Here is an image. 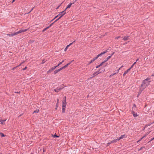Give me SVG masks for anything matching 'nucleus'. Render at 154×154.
Listing matches in <instances>:
<instances>
[{"label": "nucleus", "instance_id": "nucleus-1", "mask_svg": "<svg viewBox=\"0 0 154 154\" xmlns=\"http://www.w3.org/2000/svg\"><path fill=\"white\" fill-rule=\"evenodd\" d=\"M151 82V79L149 78H147L143 80L140 89V91L141 92L149 85Z\"/></svg>", "mask_w": 154, "mask_h": 154}, {"label": "nucleus", "instance_id": "nucleus-2", "mask_svg": "<svg viewBox=\"0 0 154 154\" xmlns=\"http://www.w3.org/2000/svg\"><path fill=\"white\" fill-rule=\"evenodd\" d=\"M65 101H64L62 103V112L64 113L65 111V108L66 105V103L65 102Z\"/></svg>", "mask_w": 154, "mask_h": 154}, {"label": "nucleus", "instance_id": "nucleus-3", "mask_svg": "<svg viewBox=\"0 0 154 154\" xmlns=\"http://www.w3.org/2000/svg\"><path fill=\"white\" fill-rule=\"evenodd\" d=\"M64 87L61 86L60 87H57L56 88L54 89V91L56 92H58L60 91H61L62 89Z\"/></svg>", "mask_w": 154, "mask_h": 154}, {"label": "nucleus", "instance_id": "nucleus-4", "mask_svg": "<svg viewBox=\"0 0 154 154\" xmlns=\"http://www.w3.org/2000/svg\"><path fill=\"white\" fill-rule=\"evenodd\" d=\"M100 69H99L98 71L94 72L92 75V78L94 77L96 75H97L99 73H101V72L100 71Z\"/></svg>", "mask_w": 154, "mask_h": 154}, {"label": "nucleus", "instance_id": "nucleus-5", "mask_svg": "<svg viewBox=\"0 0 154 154\" xmlns=\"http://www.w3.org/2000/svg\"><path fill=\"white\" fill-rule=\"evenodd\" d=\"M17 35V32H15L13 33L8 34H7V35L10 37H12L14 35Z\"/></svg>", "mask_w": 154, "mask_h": 154}, {"label": "nucleus", "instance_id": "nucleus-6", "mask_svg": "<svg viewBox=\"0 0 154 154\" xmlns=\"http://www.w3.org/2000/svg\"><path fill=\"white\" fill-rule=\"evenodd\" d=\"M27 29H21L19 30L17 32V34L23 32H24L26 31L27 30Z\"/></svg>", "mask_w": 154, "mask_h": 154}, {"label": "nucleus", "instance_id": "nucleus-7", "mask_svg": "<svg viewBox=\"0 0 154 154\" xmlns=\"http://www.w3.org/2000/svg\"><path fill=\"white\" fill-rule=\"evenodd\" d=\"M130 37V36L128 35H127L124 37H122V38L124 40V41H126L127 40H128L129 39V38Z\"/></svg>", "mask_w": 154, "mask_h": 154}, {"label": "nucleus", "instance_id": "nucleus-8", "mask_svg": "<svg viewBox=\"0 0 154 154\" xmlns=\"http://www.w3.org/2000/svg\"><path fill=\"white\" fill-rule=\"evenodd\" d=\"M126 137V135L125 134H123L122 135H121L118 138V140H119L122 139L123 138H125Z\"/></svg>", "mask_w": 154, "mask_h": 154}, {"label": "nucleus", "instance_id": "nucleus-9", "mask_svg": "<svg viewBox=\"0 0 154 154\" xmlns=\"http://www.w3.org/2000/svg\"><path fill=\"white\" fill-rule=\"evenodd\" d=\"M131 113L133 115L134 117H136L138 116V115H137V113L134 111H132Z\"/></svg>", "mask_w": 154, "mask_h": 154}, {"label": "nucleus", "instance_id": "nucleus-10", "mask_svg": "<svg viewBox=\"0 0 154 154\" xmlns=\"http://www.w3.org/2000/svg\"><path fill=\"white\" fill-rule=\"evenodd\" d=\"M97 58L96 57L95 58H94L92 60H91V61L88 64H90L91 63L94 62L97 59Z\"/></svg>", "mask_w": 154, "mask_h": 154}, {"label": "nucleus", "instance_id": "nucleus-11", "mask_svg": "<svg viewBox=\"0 0 154 154\" xmlns=\"http://www.w3.org/2000/svg\"><path fill=\"white\" fill-rule=\"evenodd\" d=\"M66 14V12H64V11H63L62 12H60L58 14L59 15H62V16Z\"/></svg>", "mask_w": 154, "mask_h": 154}, {"label": "nucleus", "instance_id": "nucleus-12", "mask_svg": "<svg viewBox=\"0 0 154 154\" xmlns=\"http://www.w3.org/2000/svg\"><path fill=\"white\" fill-rule=\"evenodd\" d=\"M112 57V55H110V56H108V57H107L104 60V62H106L109 59L111 58V57Z\"/></svg>", "mask_w": 154, "mask_h": 154}, {"label": "nucleus", "instance_id": "nucleus-13", "mask_svg": "<svg viewBox=\"0 0 154 154\" xmlns=\"http://www.w3.org/2000/svg\"><path fill=\"white\" fill-rule=\"evenodd\" d=\"M118 138L116 139H115V140H112L111 141H110V143H116L117 142V141H118Z\"/></svg>", "mask_w": 154, "mask_h": 154}, {"label": "nucleus", "instance_id": "nucleus-14", "mask_svg": "<svg viewBox=\"0 0 154 154\" xmlns=\"http://www.w3.org/2000/svg\"><path fill=\"white\" fill-rule=\"evenodd\" d=\"M54 69L53 68V67L51 68V69H49V70L47 71V73H48L51 72H52V71Z\"/></svg>", "mask_w": 154, "mask_h": 154}, {"label": "nucleus", "instance_id": "nucleus-15", "mask_svg": "<svg viewBox=\"0 0 154 154\" xmlns=\"http://www.w3.org/2000/svg\"><path fill=\"white\" fill-rule=\"evenodd\" d=\"M72 4V3H70L67 6L66 8V9H67V8H69L71 5Z\"/></svg>", "mask_w": 154, "mask_h": 154}, {"label": "nucleus", "instance_id": "nucleus-16", "mask_svg": "<svg viewBox=\"0 0 154 154\" xmlns=\"http://www.w3.org/2000/svg\"><path fill=\"white\" fill-rule=\"evenodd\" d=\"M59 71H59V69L56 70L54 71V74H56V73H57V72H58Z\"/></svg>", "mask_w": 154, "mask_h": 154}, {"label": "nucleus", "instance_id": "nucleus-17", "mask_svg": "<svg viewBox=\"0 0 154 154\" xmlns=\"http://www.w3.org/2000/svg\"><path fill=\"white\" fill-rule=\"evenodd\" d=\"M111 50V48H109L108 49H107L105 51L106 53V52H109V51H110Z\"/></svg>", "mask_w": 154, "mask_h": 154}, {"label": "nucleus", "instance_id": "nucleus-18", "mask_svg": "<svg viewBox=\"0 0 154 154\" xmlns=\"http://www.w3.org/2000/svg\"><path fill=\"white\" fill-rule=\"evenodd\" d=\"M0 135L1 136V137H4L5 136V135L3 133L1 132L0 133Z\"/></svg>", "mask_w": 154, "mask_h": 154}, {"label": "nucleus", "instance_id": "nucleus-19", "mask_svg": "<svg viewBox=\"0 0 154 154\" xmlns=\"http://www.w3.org/2000/svg\"><path fill=\"white\" fill-rule=\"evenodd\" d=\"M130 68H129L128 69H127V70L125 71V72L127 74L128 72L130 71Z\"/></svg>", "mask_w": 154, "mask_h": 154}, {"label": "nucleus", "instance_id": "nucleus-20", "mask_svg": "<svg viewBox=\"0 0 154 154\" xmlns=\"http://www.w3.org/2000/svg\"><path fill=\"white\" fill-rule=\"evenodd\" d=\"M39 111V110L38 109H36L33 112V113H38V112Z\"/></svg>", "mask_w": 154, "mask_h": 154}, {"label": "nucleus", "instance_id": "nucleus-21", "mask_svg": "<svg viewBox=\"0 0 154 154\" xmlns=\"http://www.w3.org/2000/svg\"><path fill=\"white\" fill-rule=\"evenodd\" d=\"M59 137V136L57 135L56 134H55L53 136V137L54 138V137Z\"/></svg>", "mask_w": 154, "mask_h": 154}, {"label": "nucleus", "instance_id": "nucleus-22", "mask_svg": "<svg viewBox=\"0 0 154 154\" xmlns=\"http://www.w3.org/2000/svg\"><path fill=\"white\" fill-rule=\"evenodd\" d=\"M49 28V27L48 26L47 27H46V28L42 30V32H44L46 30L48 29Z\"/></svg>", "mask_w": 154, "mask_h": 154}, {"label": "nucleus", "instance_id": "nucleus-23", "mask_svg": "<svg viewBox=\"0 0 154 154\" xmlns=\"http://www.w3.org/2000/svg\"><path fill=\"white\" fill-rule=\"evenodd\" d=\"M6 120H2L1 121V124H2V125L4 124L3 122H5Z\"/></svg>", "mask_w": 154, "mask_h": 154}, {"label": "nucleus", "instance_id": "nucleus-24", "mask_svg": "<svg viewBox=\"0 0 154 154\" xmlns=\"http://www.w3.org/2000/svg\"><path fill=\"white\" fill-rule=\"evenodd\" d=\"M69 45H67L64 49V51H66L67 49L69 47Z\"/></svg>", "mask_w": 154, "mask_h": 154}, {"label": "nucleus", "instance_id": "nucleus-25", "mask_svg": "<svg viewBox=\"0 0 154 154\" xmlns=\"http://www.w3.org/2000/svg\"><path fill=\"white\" fill-rule=\"evenodd\" d=\"M66 97L65 96V97L64 98H63V99L62 101V103H63V101H65V102H66Z\"/></svg>", "mask_w": 154, "mask_h": 154}, {"label": "nucleus", "instance_id": "nucleus-26", "mask_svg": "<svg viewBox=\"0 0 154 154\" xmlns=\"http://www.w3.org/2000/svg\"><path fill=\"white\" fill-rule=\"evenodd\" d=\"M115 73H112L109 76V77H112V76H113V75H115Z\"/></svg>", "mask_w": 154, "mask_h": 154}, {"label": "nucleus", "instance_id": "nucleus-27", "mask_svg": "<svg viewBox=\"0 0 154 154\" xmlns=\"http://www.w3.org/2000/svg\"><path fill=\"white\" fill-rule=\"evenodd\" d=\"M102 55L100 53V54H98L97 56H96V57H97V58H98L99 57L101 56Z\"/></svg>", "mask_w": 154, "mask_h": 154}, {"label": "nucleus", "instance_id": "nucleus-28", "mask_svg": "<svg viewBox=\"0 0 154 154\" xmlns=\"http://www.w3.org/2000/svg\"><path fill=\"white\" fill-rule=\"evenodd\" d=\"M145 148L144 146H142V147H141L140 148V149H139L138 150L139 151H140L141 150H142L143 148Z\"/></svg>", "mask_w": 154, "mask_h": 154}, {"label": "nucleus", "instance_id": "nucleus-29", "mask_svg": "<svg viewBox=\"0 0 154 154\" xmlns=\"http://www.w3.org/2000/svg\"><path fill=\"white\" fill-rule=\"evenodd\" d=\"M105 62L104 61H103L100 64V66H101Z\"/></svg>", "mask_w": 154, "mask_h": 154}, {"label": "nucleus", "instance_id": "nucleus-30", "mask_svg": "<svg viewBox=\"0 0 154 154\" xmlns=\"http://www.w3.org/2000/svg\"><path fill=\"white\" fill-rule=\"evenodd\" d=\"M73 60H72L71 61V62H69V63H68L66 64L67 66H68L73 61Z\"/></svg>", "mask_w": 154, "mask_h": 154}, {"label": "nucleus", "instance_id": "nucleus-31", "mask_svg": "<svg viewBox=\"0 0 154 154\" xmlns=\"http://www.w3.org/2000/svg\"><path fill=\"white\" fill-rule=\"evenodd\" d=\"M64 69V68L63 67H63L60 68L59 69H58L59 70V71H60V70H61L62 69Z\"/></svg>", "mask_w": 154, "mask_h": 154}, {"label": "nucleus", "instance_id": "nucleus-32", "mask_svg": "<svg viewBox=\"0 0 154 154\" xmlns=\"http://www.w3.org/2000/svg\"><path fill=\"white\" fill-rule=\"evenodd\" d=\"M106 53L105 52V51H104L101 52L100 54H101L102 55H103L104 54H105Z\"/></svg>", "mask_w": 154, "mask_h": 154}, {"label": "nucleus", "instance_id": "nucleus-33", "mask_svg": "<svg viewBox=\"0 0 154 154\" xmlns=\"http://www.w3.org/2000/svg\"><path fill=\"white\" fill-rule=\"evenodd\" d=\"M106 53L105 52V51H104L101 52L100 54H101L102 55H103L104 54H105Z\"/></svg>", "mask_w": 154, "mask_h": 154}, {"label": "nucleus", "instance_id": "nucleus-34", "mask_svg": "<svg viewBox=\"0 0 154 154\" xmlns=\"http://www.w3.org/2000/svg\"><path fill=\"white\" fill-rule=\"evenodd\" d=\"M59 99H58L57 100V103L56 104V106L57 107V106H58V101H59Z\"/></svg>", "mask_w": 154, "mask_h": 154}, {"label": "nucleus", "instance_id": "nucleus-35", "mask_svg": "<svg viewBox=\"0 0 154 154\" xmlns=\"http://www.w3.org/2000/svg\"><path fill=\"white\" fill-rule=\"evenodd\" d=\"M54 23H51L49 26L48 27H49V28L51 27Z\"/></svg>", "mask_w": 154, "mask_h": 154}, {"label": "nucleus", "instance_id": "nucleus-36", "mask_svg": "<svg viewBox=\"0 0 154 154\" xmlns=\"http://www.w3.org/2000/svg\"><path fill=\"white\" fill-rule=\"evenodd\" d=\"M143 137H142L141 138H140L139 140L138 141H137V143H138L140 141H141L143 139Z\"/></svg>", "mask_w": 154, "mask_h": 154}, {"label": "nucleus", "instance_id": "nucleus-37", "mask_svg": "<svg viewBox=\"0 0 154 154\" xmlns=\"http://www.w3.org/2000/svg\"><path fill=\"white\" fill-rule=\"evenodd\" d=\"M120 37V36H118V37H116L115 38V39H119Z\"/></svg>", "mask_w": 154, "mask_h": 154}, {"label": "nucleus", "instance_id": "nucleus-38", "mask_svg": "<svg viewBox=\"0 0 154 154\" xmlns=\"http://www.w3.org/2000/svg\"><path fill=\"white\" fill-rule=\"evenodd\" d=\"M59 16V15H57V16H56L54 19H53L52 20H51V21H53L58 16Z\"/></svg>", "mask_w": 154, "mask_h": 154}, {"label": "nucleus", "instance_id": "nucleus-39", "mask_svg": "<svg viewBox=\"0 0 154 154\" xmlns=\"http://www.w3.org/2000/svg\"><path fill=\"white\" fill-rule=\"evenodd\" d=\"M116 72H115V74L118 73L119 72V70H117L115 71Z\"/></svg>", "mask_w": 154, "mask_h": 154}, {"label": "nucleus", "instance_id": "nucleus-40", "mask_svg": "<svg viewBox=\"0 0 154 154\" xmlns=\"http://www.w3.org/2000/svg\"><path fill=\"white\" fill-rule=\"evenodd\" d=\"M136 105L135 104H134L133 106V109L134 108H136Z\"/></svg>", "mask_w": 154, "mask_h": 154}, {"label": "nucleus", "instance_id": "nucleus-41", "mask_svg": "<svg viewBox=\"0 0 154 154\" xmlns=\"http://www.w3.org/2000/svg\"><path fill=\"white\" fill-rule=\"evenodd\" d=\"M62 63V62H60L58 65H57V66H59L60 65H61Z\"/></svg>", "mask_w": 154, "mask_h": 154}, {"label": "nucleus", "instance_id": "nucleus-42", "mask_svg": "<svg viewBox=\"0 0 154 154\" xmlns=\"http://www.w3.org/2000/svg\"><path fill=\"white\" fill-rule=\"evenodd\" d=\"M27 68V67L26 66L24 68H23V70H25Z\"/></svg>", "mask_w": 154, "mask_h": 154}, {"label": "nucleus", "instance_id": "nucleus-43", "mask_svg": "<svg viewBox=\"0 0 154 154\" xmlns=\"http://www.w3.org/2000/svg\"><path fill=\"white\" fill-rule=\"evenodd\" d=\"M75 41H74L73 42L70 43L69 45H69V46L70 45H72L73 42H74Z\"/></svg>", "mask_w": 154, "mask_h": 154}, {"label": "nucleus", "instance_id": "nucleus-44", "mask_svg": "<svg viewBox=\"0 0 154 154\" xmlns=\"http://www.w3.org/2000/svg\"><path fill=\"white\" fill-rule=\"evenodd\" d=\"M67 66H67V65L66 64L63 67L64 69H65V68H66Z\"/></svg>", "mask_w": 154, "mask_h": 154}, {"label": "nucleus", "instance_id": "nucleus-45", "mask_svg": "<svg viewBox=\"0 0 154 154\" xmlns=\"http://www.w3.org/2000/svg\"><path fill=\"white\" fill-rule=\"evenodd\" d=\"M100 66V65H98V66H96V68H98Z\"/></svg>", "mask_w": 154, "mask_h": 154}, {"label": "nucleus", "instance_id": "nucleus-46", "mask_svg": "<svg viewBox=\"0 0 154 154\" xmlns=\"http://www.w3.org/2000/svg\"><path fill=\"white\" fill-rule=\"evenodd\" d=\"M134 65L133 64H132V66H131L129 68H130V69L133 67V66H134Z\"/></svg>", "mask_w": 154, "mask_h": 154}, {"label": "nucleus", "instance_id": "nucleus-47", "mask_svg": "<svg viewBox=\"0 0 154 154\" xmlns=\"http://www.w3.org/2000/svg\"><path fill=\"white\" fill-rule=\"evenodd\" d=\"M57 66H55L54 67H53V68L54 69H55L56 68H57Z\"/></svg>", "mask_w": 154, "mask_h": 154}, {"label": "nucleus", "instance_id": "nucleus-48", "mask_svg": "<svg viewBox=\"0 0 154 154\" xmlns=\"http://www.w3.org/2000/svg\"><path fill=\"white\" fill-rule=\"evenodd\" d=\"M154 140V137H153V138H152V139H151L149 141H152V140Z\"/></svg>", "mask_w": 154, "mask_h": 154}, {"label": "nucleus", "instance_id": "nucleus-49", "mask_svg": "<svg viewBox=\"0 0 154 154\" xmlns=\"http://www.w3.org/2000/svg\"><path fill=\"white\" fill-rule=\"evenodd\" d=\"M21 64H22V63H20L19 65H18V66H17V67H19V66H21Z\"/></svg>", "mask_w": 154, "mask_h": 154}, {"label": "nucleus", "instance_id": "nucleus-50", "mask_svg": "<svg viewBox=\"0 0 154 154\" xmlns=\"http://www.w3.org/2000/svg\"><path fill=\"white\" fill-rule=\"evenodd\" d=\"M126 74V73H125V72H124V74H123V76H125V75Z\"/></svg>", "mask_w": 154, "mask_h": 154}, {"label": "nucleus", "instance_id": "nucleus-51", "mask_svg": "<svg viewBox=\"0 0 154 154\" xmlns=\"http://www.w3.org/2000/svg\"><path fill=\"white\" fill-rule=\"evenodd\" d=\"M17 66H15V67H14V68H13V69H16V68H17Z\"/></svg>", "mask_w": 154, "mask_h": 154}, {"label": "nucleus", "instance_id": "nucleus-52", "mask_svg": "<svg viewBox=\"0 0 154 154\" xmlns=\"http://www.w3.org/2000/svg\"><path fill=\"white\" fill-rule=\"evenodd\" d=\"M62 17V15H60V17L58 18L59 19H60Z\"/></svg>", "mask_w": 154, "mask_h": 154}, {"label": "nucleus", "instance_id": "nucleus-53", "mask_svg": "<svg viewBox=\"0 0 154 154\" xmlns=\"http://www.w3.org/2000/svg\"><path fill=\"white\" fill-rule=\"evenodd\" d=\"M33 8H32L31 9V11H30L29 12V13H30V12H31V11L33 10Z\"/></svg>", "mask_w": 154, "mask_h": 154}, {"label": "nucleus", "instance_id": "nucleus-54", "mask_svg": "<svg viewBox=\"0 0 154 154\" xmlns=\"http://www.w3.org/2000/svg\"><path fill=\"white\" fill-rule=\"evenodd\" d=\"M147 136V135H146V134L144 136H143L142 137H143V138H144V137H146V136Z\"/></svg>", "mask_w": 154, "mask_h": 154}, {"label": "nucleus", "instance_id": "nucleus-55", "mask_svg": "<svg viewBox=\"0 0 154 154\" xmlns=\"http://www.w3.org/2000/svg\"><path fill=\"white\" fill-rule=\"evenodd\" d=\"M149 133V132H147V133L146 134V135H148Z\"/></svg>", "mask_w": 154, "mask_h": 154}, {"label": "nucleus", "instance_id": "nucleus-56", "mask_svg": "<svg viewBox=\"0 0 154 154\" xmlns=\"http://www.w3.org/2000/svg\"><path fill=\"white\" fill-rule=\"evenodd\" d=\"M149 133V132H147V133L146 134V135H148Z\"/></svg>", "mask_w": 154, "mask_h": 154}, {"label": "nucleus", "instance_id": "nucleus-57", "mask_svg": "<svg viewBox=\"0 0 154 154\" xmlns=\"http://www.w3.org/2000/svg\"><path fill=\"white\" fill-rule=\"evenodd\" d=\"M149 133V132H147V133L146 134V135H148Z\"/></svg>", "mask_w": 154, "mask_h": 154}, {"label": "nucleus", "instance_id": "nucleus-58", "mask_svg": "<svg viewBox=\"0 0 154 154\" xmlns=\"http://www.w3.org/2000/svg\"><path fill=\"white\" fill-rule=\"evenodd\" d=\"M139 60V59H137L136 60V62H137Z\"/></svg>", "mask_w": 154, "mask_h": 154}, {"label": "nucleus", "instance_id": "nucleus-59", "mask_svg": "<svg viewBox=\"0 0 154 154\" xmlns=\"http://www.w3.org/2000/svg\"><path fill=\"white\" fill-rule=\"evenodd\" d=\"M114 52H113L112 53V54H111V55H112H112L114 54Z\"/></svg>", "mask_w": 154, "mask_h": 154}, {"label": "nucleus", "instance_id": "nucleus-60", "mask_svg": "<svg viewBox=\"0 0 154 154\" xmlns=\"http://www.w3.org/2000/svg\"><path fill=\"white\" fill-rule=\"evenodd\" d=\"M15 0H13L12 2V3H13L15 1Z\"/></svg>", "mask_w": 154, "mask_h": 154}, {"label": "nucleus", "instance_id": "nucleus-61", "mask_svg": "<svg viewBox=\"0 0 154 154\" xmlns=\"http://www.w3.org/2000/svg\"><path fill=\"white\" fill-rule=\"evenodd\" d=\"M152 76H154V73L152 75Z\"/></svg>", "mask_w": 154, "mask_h": 154}, {"label": "nucleus", "instance_id": "nucleus-62", "mask_svg": "<svg viewBox=\"0 0 154 154\" xmlns=\"http://www.w3.org/2000/svg\"><path fill=\"white\" fill-rule=\"evenodd\" d=\"M136 62H134L133 64L134 65L136 63Z\"/></svg>", "mask_w": 154, "mask_h": 154}, {"label": "nucleus", "instance_id": "nucleus-63", "mask_svg": "<svg viewBox=\"0 0 154 154\" xmlns=\"http://www.w3.org/2000/svg\"><path fill=\"white\" fill-rule=\"evenodd\" d=\"M111 143H110V142L108 143H107V144H108V145H109V144H111Z\"/></svg>", "mask_w": 154, "mask_h": 154}, {"label": "nucleus", "instance_id": "nucleus-64", "mask_svg": "<svg viewBox=\"0 0 154 154\" xmlns=\"http://www.w3.org/2000/svg\"><path fill=\"white\" fill-rule=\"evenodd\" d=\"M45 63V62L44 61H42V63Z\"/></svg>", "mask_w": 154, "mask_h": 154}]
</instances>
